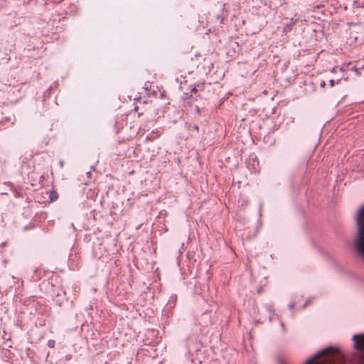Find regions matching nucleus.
<instances>
[{
  "instance_id": "obj_1",
  "label": "nucleus",
  "mask_w": 364,
  "mask_h": 364,
  "mask_svg": "<svg viewBox=\"0 0 364 364\" xmlns=\"http://www.w3.org/2000/svg\"><path fill=\"white\" fill-rule=\"evenodd\" d=\"M345 358L336 348L329 346L317 352L306 360L304 364H344Z\"/></svg>"
},
{
  "instance_id": "obj_2",
  "label": "nucleus",
  "mask_w": 364,
  "mask_h": 364,
  "mask_svg": "<svg viewBox=\"0 0 364 364\" xmlns=\"http://www.w3.org/2000/svg\"><path fill=\"white\" fill-rule=\"evenodd\" d=\"M356 228L353 235V246L358 255L364 260V205L355 215Z\"/></svg>"
},
{
  "instance_id": "obj_3",
  "label": "nucleus",
  "mask_w": 364,
  "mask_h": 364,
  "mask_svg": "<svg viewBox=\"0 0 364 364\" xmlns=\"http://www.w3.org/2000/svg\"><path fill=\"white\" fill-rule=\"evenodd\" d=\"M354 348L360 351H364V333L353 336ZM361 364H364V354L360 356Z\"/></svg>"
},
{
  "instance_id": "obj_4",
  "label": "nucleus",
  "mask_w": 364,
  "mask_h": 364,
  "mask_svg": "<svg viewBox=\"0 0 364 364\" xmlns=\"http://www.w3.org/2000/svg\"><path fill=\"white\" fill-rule=\"evenodd\" d=\"M294 23H295V21H293V18H291L289 24H287L284 27V31H286V32L289 31L291 29V27L293 26V25H294Z\"/></svg>"
},
{
  "instance_id": "obj_5",
  "label": "nucleus",
  "mask_w": 364,
  "mask_h": 364,
  "mask_svg": "<svg viewBox=\"0 0 364 364\" xmlns=\"http://www.w3.org/2000/svg\"><path fill=\"white\" fill-rule=\"evenodd\" d=\"M176 300V295L173 294L172 296H170V300L168 301L169 304H168L167 305H169V307L171 308L172 306H171V301L173 302H175Z\"/></svg>"
},
{
  "instance_id": "obj_6",
  "label": "nucleus",
  "mask_w": 364,
  "mask_h": 364,
  "mask_svg": "<svg viewBox=\"0 0 364 364\" xmlns=\"http://www.w3.org/2000/svg\"><path fill=\"white\" fill-rule=\"evenodd\" d=\"M217 19L219 21L220 23H223L224 21V16L220 15L219 14L216 16Z\"/></svg>"
},
{
  "instance_id": "obj_7",
  "label": "nucleus",
  "mask_w": 364,
  "mask_h": 364,
  "mask_svg": "<svg viewBox=\"0 0 364 364\" xmlns=\"http://www.w3.org/2000/svg\"><path fill=\"white\" fill-rule=\"evenodd\" d=\"M54 344H55V341L53 340H49L48 342V346L50 348H53L54 346Z\"/></svg>"
},
{
  "instance_id": "obj_8",
  "label": "nucleus",
  "mask_w": 364,
  "mask_h": 364,
  "mask_svg": "<svg viewBox=\"0 0 364 364\" xmlns=\"http://www.w3.org/2000/svg\"><path fill=\"white\" fill-rule=\"evenodd\" d=\"M191 132H193V131H196V132H198L199 131V127L198 125H194L193 127V130H190Z\"/></svg>"
},
{
  "instance_id": "obj_9",
  "label": "nucleus",
  "mask_w": 364,
  "mask_h": 364,
  "mask_svg": "<svg viewBox=\"0 0 364 364\" xmlns=\"http://www.w3.org/2000/svg\"><path fill=\"white\" fill-rule=\"evenodd\" d=\"M295 306V303L294 302H291L289 304L288 306L290 309H293V308Z\"/></svg>"
},
{
  "instance_id": "obj_10",
  "label": "nucleus",
  "mask_w": 364,
  "mask_h": 364,
  "mask_svg": "<svg viewBox=\"0 0 364 364\" xmlns=\"http://www.w3.org/2000/svg\"><path fill=\"white\" fill-rule=\"evenodd\" d=\"M329 84H330V86H331V87H333V86H334V85H335V81H334V80H329Z\"/></svg>"
},
{
  "instance_id": "obj_11",
  "label": "nucleus",
  "mask_w": 364,
  "mask_h": 364,
  "mask_svg": "<svg viewBox=\"0 0 364 364\" xmlns=\"http://www.w3.org/2000/svg\"><path fill=\"white\" fill-rule=\"evenodd\" d=\"M57 199V196H55V198H53V196H50V201H54Z\"/></svg>"
},
{
  "instance_id": "obj_12",
  "label": "nucleus",
  "mask_w": 364,
  "mask_h": 364,
  "mask_svg": "<svg viewBox=\"0 0 364 364\" xmlns=\"http://www.w3.org/2000/svg\"><path fill=\"white\" fill-rule=\"evenodd\" d=\"M191 92H195V93H196V92H197L196 88V87L193 88V89L191 90Z\"/></svg>"
},
{
  "instance_id": "obj_13",
  "label": "nucleus",
  "mask_w": 364,
  "mask_h": 364,
  "mask_svg": "<svg viewBox=\"0 0 364 364\" xmlns=\"http://www.w3.org/2000/svg\"><path fill=\"white\" fill-rule=\"evenodd\" d=\"M196 109L197 112L198 114H200V109H199V107L198 106L196 107Z\"/></svg>"
},
{
  "instance_id": "obj_14",
  "label": "nucleus",
  "mask_w": 364,
  "mask_h": 364,
  "mask_svg": "<svg viewBox=\"0 0 364 364\" xmlns=\"http://www.w3.org/2000/svg\"><path fill=\"white\" fill-rule=\"evenodd\" d=\"M281 326H282V329L284 331V325L282 322H281Z\"/></svg>"
},
{
  "instance_id": "obj_15",
  "label": "nucleus",
  "mask_w": 364,
  "mask_h": 364,
  "mask_svg": "<svg viewBox=\"0 0 364 364\" xmlns=\"http://www.w3.org/2000/svg\"><path fill=\"white\" fill-rule=\"evenodd\" d=\"M224 9H225V4L223 5V8L221 9V11H223L224 10Z\"/></svg>"
},
{
  "instance_id": "obj_16",
  "label": "nucleus",
  "mask_w": 364,
  "mask_h": 364,
  "mask_svg": "<svg viewBox=\"0 0 364 364\" xmlns=\"http://www.w3.org/2000/svg\"><path fill=\"white\" fill-rule=\"evenodd\" d=\"M325 85V82H323L321 84V86H323V85Z\"/></svg>"
},
{
  "instance_id": "obj_17",
  "label": "nucleus",
  "mask_w": 364,
  "mask_h": 364,
  "mask_svg": "<svg viewBox=\"0 0 364 364\" xmlns=\"http://www.w3.org/2000/svg\"><path fill=\"white\" fill-rule=\"evenodd\" d=\"M57 302H58V305H60V300H57Z\"/></svg>"
},
{
  "instance_id": "obj_18",
  "label": "nucleus",
  "mask_w": 364,
  "mask_h": 364,
  "mask_svg": "<svg viewBox=\"0 0 364 364\" xmlns=\"http://www.w3.org/2000/svg\"><path fill=\"white\" fill-rule=\"evenodd\" d=\"M308 301L304 304V308L306 306Z\"/></svg>"
}]
</instances>
